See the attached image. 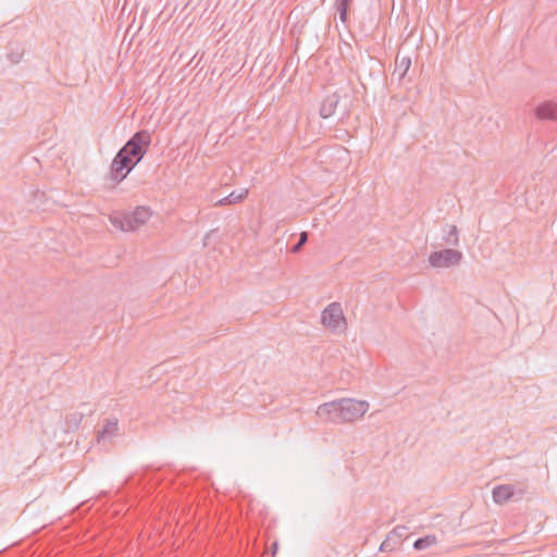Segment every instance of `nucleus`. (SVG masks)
Masks as SVG:
<instances>
[{
	"instance_id": "1",
	"label": "nucleus",
	"mask_w": 557,
	"mask_h": 557,
	"mask_svg": "<svg viewBox=\"0 0 557 557\" xmlns=\"http://www.w3.org/2000/svg\"><path fill=\"white\" fill-rule=\"evenodd\" d=\"M369 409L364 400L342 398L322 404L317 409V416L333 423H348L363 417Z\"/></svg>"
},
{
	"instance_id": "2",
	"label": "nucleus",
	"mask_w": 557,
	"mask_h": 557,
	"mask_svg": "<svg viewBox=\"0 0 557 557\" xmlns=\"http://www.w3.org/2000/svg\"><path fill=\"white\" fill-rule=\"evenodd\" d=\"M150 216L151 211L148 207H137L132 212H114L110 215V222L115 228L129 232L144 225Z\"/></svg>"
},
{
	"instance_id": "3",
	"label": "nucleus",
	"mask_w": 557,
	"mask_h": 557,
	"mask_svg": "<svg viewBox=\"0 0 557 557\" xmlns=\"http://www.w3.org/2000/svg\"><path fill=\"white\" fill-rule=\"evenodd\" d=\"M150 144V133L146 129H143L136 132L120 150L132 158L136 163H139L147 153Z\"/></svg>"
},
{
	"instance_id": "4",
	"label": "nucleus",
	"mask_w": 557,
	"mask_h": 557,
	"mask_svg": "<svg viewBox=\"0 0 557 557\" xmlns=\"http://www.w3.org/2000/svg\"><path fill=\"white\" fill-rule=\"evenodd\" d=\"M322 324L332 332L339 333L346 329V319L339 302L330 304L321 313Z\"/></svg>"
},
{
	"instance_id": "5",
	"label": "nucleus",
	"mask_w": 557,
	"mask_h": 557,
	"mask_svg": "<svg viewBox=\"0 0 557 557\" xmlns=\"http://www.w3.org/2000/svg\"><path fill=\"white\" fill-rule=\"evenodd\" d=\"M137 164L122 150H119L110 166V180L116 184L121 183Z\"/></svg>"
},
{
	"instance_id": "6",
	"label": "nucleus",
	"mask_w": 557,
	"mask_h": 557,
	"mask_svg": "<svg viewBox=\"0 0 557 557\" xmlns=\"http://www.w3.org/2000/svg\"><path fill=\"white\" fill-rule=\"evenodd\" d=\"M462 256L459 250L446 248L432 252L429 256V263L432 268H450L459 264Z\"/></svg>"
},
{
	"instance_id": "7",
	"label": "nucleus",
	"mask_w": 557,
	"mask_h": 557,
	"mask_svg": "<svg viewBox=\"0 0 557 557\" xmlns=\"http://www.w3.org/2000/svg\"><path fill=\"white\" fill-rule=\"evenodd\" d=\"M341 101V95L338 92H334L330 96H326L320 107V115L323 119H327L332 116Z\"/></svg>"
},
{
	"instance_id": "8",
	"label": "nucleus",
	"mask_w": 557,
	"mask_h": 557,
	"mask_svg": "<svg viewBox=\"0 0 557 557\" xmlns=\"http://www.w3.org/2000/svg\"><path fill=\"white\" fill-rule=\"evenodd\" d=\"M516 494V490L510 484L497 485L493 488V500L496 504L503 505L510 500Z\"/></svg>"
},
{
	"instance_id": "9",
	"label": "nucleus",
	"mask_w": 557,
	"mask_h": 557,
	"mask_svg": "<svg viewBox=\"0 0 557 557\" xmlns=\"http://www.w3.org/2000/svg\"><path fill=\"white\" fill-rule=\"evenodd\" d=\"M535 115L540 120H555L557 116V104L549 101L543 102L536 107Z\"/></svg>"
},
{
	"instance_id": "10",
	"label": "nucleus",
	"mask_w": 557,
	"mask_h": 557,
	"mask_svg": "<svg viewBox=\"0 0 557 557\" xmlns=\"http://www.w3.org/2000/svg\"><path fill=\"white\" fill-rule=\"evenodd\" d=\"M117 429V420H108L103 428L98 432L97 440L100 441L116 434Z\"/></svg>"
},
{
	"instance_id": "11",
	"label": "nucleus",
	"mask_w": 557,
	"mask_h": 557,
	"mask_svg": "<svg viewBox=\"0 0 557 557\" xmlns=\"http://www.w3.org/2000/svg\"><path fill=\"white\" fill-rule=\"evenodd\" d=\"M411 60L410 58H403L400 61L396 62V67L394 71V75L398 76V81H401L410 69Z\"/></svg>"
},
{
	"instance_id": "12",
	"label": "nucleus",
	"mask_w": 557,
	"mask_h": 557,
	"mask_svg": "<svg viewBox=\"0 0 557 557\" xmlns=\"http://www.w3.org/2000/svg\"><path fill=\"white\" fill-rule=\"evenodd\" d=\"M447 234L444 235L443 240L448 246H458L459 245V236L458 228L455 225H448Z\"/></svg>"
},
{
	"instance_id": "13",
	"label": "nucleus",
	"mask_w": 557,
	"mask_h": 557,
	"mask_svg": "<svg viewBox=\"0 0 557 557\" xmlns=\"http://www.w3.org/2000/svg\"><path fill=\"white\" fill-rule=\"evenodd\" d=\"M436 543L435 535H426L414 541L413 547L418 550L425 549Z\"/></svg>"
},
{
	"instance_id": "14",
	"label": "nucleus",
	"mask_w": 557,
	"mask_h": 557,
	"mask_svg": "<svg viewBox=\"0 0 557 557\" xmlns=\"http://www.w3.org/2000/svg\"><path fill=\"white\" fill-rule=\"evenodd\" d=\"M248 196V189H242L239 191L234 190L226 196V200L230 205H235L243 201Z\"/></svg>"
},
{
	"instance_id": "15",
	"label": "nucleus",
	"mask_w": 557,
	"mask_h": 557,
	"mask_svg": "<svg viewBox=\"0 0 557 557\" xmlns=\"http://www.w3.org/2000/svg\"><path fill=\"white\" fill-rule=\"evenodd\" d=\"M351 0H336V7L339 14V20L345 23L347 21V12Z\"/></svg>"
},
{
	"instance_id": "16",
	"label": "nucleus",
	"mask_w": 557,
	"mask_h": 557,
	"mask_svg": "<svg viewBox=\"0 0 557 557\" xmlns=\"http://www.w3.org/2000/svg\"><path fill=\"white\" fill-rule=\"evenodd\" d=\"M83 418H84V413H82V412H75V413L71 414L66 421L67 428L71 430L77 429L79 426Z\"/></svg>"
},
{
	"instance_id": "17",
	"label": "nucleus",
	"mask_w": 557,
	"mask_h": 557,
	"mask_svg": "<svg viewBox=\"0 0 557 557\" xmlns=\"http://www.w3.org/2000/svg\"><path fill=\"white\" fill-rule=\"evenodd\" d=\"M307 242H308V233L307 232H301L299 234V239H298L297 244H295L292 247L290 251L293 253H298L302 249V247L306 245Z\"/></svg>"
},
{
	"instance_id": "18",
	"label": "nucleus",
	"mask_w": 557,
	"mask_h": 557,
	"mask_svg": "<svg viewBox=\"0 0 557 557\" xmlns=\"http://www.w3.org/2000/svg\"><path fill=\"white\" fill-rule=\"evenodd\" d=\"M394 548H395V547H394V545L391 543V539H389V537L385 539V540L382 542L381 546H380V550H381V552H392Z\"/></svg>"
},
{
	"instance_id": "19",
	"label": "nucleus",
	"mask_w": 557,
	"mask_h": 557,
	"mask_svg": "<svg viewBox=\"0 0 557 557\" xmlns=\"http://www.w3.org/2000/svg\"><path fill=\"white\" fill-rule=\"evenodd\" d=\"M277 550H278V543L274 542L270 547L271 555L274 557L277 554Z\"/></svg>"
},
{
	"instance_id": "20",
	"label": "nucleus",
	"mask_w": 557,
	"mask_h": 557,
	"mask_svg": "<svg viewBox=\"0 0 557 557\" xmlns=\"http://www.w3.org/2000/svg\"><path fill=\"white\" fill-rule=\"evenodd\" d=\"M9 58H10V60H11L13 63H17V62L20 61L21 55L10 53V54H9Z\"/></svg>"
},
{
	"instance_id": "21",
	"label": "nucleus",
	"mask_w": 557,
	"mask_h": 557,
	"mask_svg": "<svg viewBox=\"0 0 557 557\" xmlns=\"http://www.w3.org/2000/svg\"><path fill=\"white\" fill-rule=\"evenodd\" d=\"M405 530H406V527H397V528H395V529H394V531H393V532H394L395 534H397V535L401 536V535H403V531H405Z\"/></svg>"
},
{
	"instance_id": "22",
	"label": "nucleus",
	"mask_w": 557,
	"mask_h": 557,
	"mask_svg": "<svg viewBox=\"0 0 557 557\" xmlns=\"http://www.w3.org/2000/svg\"><path fill=\"white\" fill-rule=\"evenodd\" d=\"M219 206H226V205H230L228 201L226 200V197L222 198L221 200L218 201Z\"/></svg>"
}]
</instances>
